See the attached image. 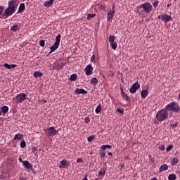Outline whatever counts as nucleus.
I'll return each mask as SVG.
<instances>
[{
  "label": "nucleus",
  "mask_w": 180,
  "mask_h": 180,
  "mask_svg": "<svg viewBox=\"0 0 180 180\" xmlns=\"http://www.w3.org/2000/svg\"><path fill=\"white\" fill-rule=\"evenodd\" d=\"M153 11V6L150 2H146L137 7V12L142 18H146L147 15Z\"/></svg>",
  "instance_id": "f257e3e1"
},
{
  "label": "nucleus",
  "mask_w": 180,
  "mask_h": 180,
  "mask_svg": "<svg viewBox=\"0 0 180 180\" xmlns=\"http://www.w3.org/2000/svg\"><path fill=\"white\" fill-rule=\"evenodd\" d=\"M169 113L167 108H162L156 114V119L159 122H163L168 118Z\"/></svg>",
  "instance_id": "f03ea898"
},
{
  "label": "nucleus",
  "mask_w": 180,
  "mask_h": 180,
  "mask_svg": "<svg viewBox=\"0 0 180 180\" xmlns=\"http://www.w3.org/2000/svg\"><path fill=\"white\" fill-rule=\"evenodd\" d=\"M60 41H61V35L58 34L56 37L55 43L52 45V46L50 47L51 51L49 52V54H51V53H54V51H56L58 49Z\"/></svg>",
  "instance_id": "7ed1b4c3"
},
{
  "label": "nucleus",
  "mask_w": 180,
  "mask_h": 180,
  "mask_svg": "<svg viewBox=\"0 0 180 180\" xmlns=\"http://www.w3.org/2000/svg\"><path fill=\"white\" fill-rule=\"evenodd\" d=\"M166 109L169 111L172 110L174 112H179L180 111V107L177 103L172 102L166 105Z\"/></svg>",
  "instance_id": "20e7f679"
},
{
  "label": "nucleus",
  "mask_w": 180,
  "mask_h": 180,
  "mask_svg": "<svg viewBox=\"0 0 180 180\" xmlns=\"http://www.w3.org/2000/svg\"><path fill=\"white\" fill-rule=\"evenodd\" d=\"M46 134L48 137H54V136L58 134V130L56 129L54 127H48Z\"/></svg>",
  "instance_id": "39448f33"
},
{
  "label": "nucleus",
  "mask_w": 180,
  "mask_h": 180,
  "mask_svg": "<svg viewBox=\"0 0 180 180\" xmlns=\"http://www.w3.org/2000/svg\"><path fill=\"white\" fill-rule=\"evenodd\" d=\"M27 98V95H26V94L21 93L20 94H18L15 96V99L16 103H23V102L26 101Z\"/></svg>",
  "instance_id": "423d86ee"
},
{
  "label": "nucleus",
  "mask_w": 180,
  "mask_h": 180,
  "mask_svg": "<svg viewBox=\"0 0 180 180\" xmlns=\"http://www.w3.org/2000/svg\"><path fill=\"white\" fill-rule=\"evenodd\" d=\"M158 19L161 20L167 23L168 22L171 21L172 17H171V15H169L161 14L158 16Z\"/></svg>",
  "instance_id": "0eeeda50"
},
{
  "label": "nucleus",
  "mask_w": 180,
  "mask_h": 180,
  "mask_svg": "<svg viewBox=\"0 0 180 180\" xmlns=\"http://www.w3.org/2000/svg\"><path fill=\"white\" fill-rule=\"evenodd\" d=\"M17 6H18V5L16 4V1L11 0V1H8V8L11 9V11H13L14 12H16Z\"/></svg>",
  "instance_id": "6e6552de"
},
{
  "label": "nucleus",
  "mask_w": 180,
  "mask_h": 180,
  "mask_svg": "<svg viewBox=\"0 0 180 180\" xmlns=\"http://www.w3.org/2000/svg\"><path fill=\"white\" fill-rule=\"evenodd\" d=\"M140 84L138 83V82H135L129 89V91L131 94H135L137 90L139 89Z\"/></svg>",
  "instance_id": "1a4fd4ad"
},
{
  "label": "nucleus",
  "mask_w": 180,
  "mask_h": 180,
  "mask_svg": "<svg viewBox=\"0 0 180 180\" xmlns=\"http://www.w3.org/2000/svg\"><path fill=\"white\" fill-rule=\"evenodd\" d=\"M15 11H13V10L9 8V7H7V8L4 11V18L6 19V18H9V16H12L13 13H15Z\"/></svg>",
  "instance_id": "9d476101"
},
{
  "label": "nucleus",
  "mask_w": 180,
  "mask_h": 180,
  "mask_svg": "<svg viewBox=\"0 0 180 180\" xmlns=\"http://www.w3.org/2000/svg\"><path fill=\"white\" fill-rule=\"evenodd\" d=\"M75 95H81V94L82 95H86V94H88V91H86L84 89H79V88H77V89H76L75 90Z\"/></svg>",
  "instance_id": "9b49d317"
},
{
  "label": "nucleus",
  "mask_w": 180,
  "mask_h": 180,
  "mask_svg": "<svg viewBox=\"0 0 180 180\" xmlns=\"http://www.w3.org/2000/svg\"><path fill=\"white\" fill-rule=\"evenodd\" d=\"M86 75H91L92 74V71H94V68H92V65H87L86 68L84 69Z\"/></svg>",
  "instance_id": "f8f14e48"
},
{
  "label": "nucleus",
  "mask_w": 180,
  "mask_h": 180,
  "mask_svg": "<svg viewBox=\"0 0 180 180\" xmlns=\"http://www.w3.org/2000/svg\"><path fill=\"white\" fill-rule=\"evenodd\" d=\"M22 164L27 169H33V165L29 161L25 160Z\"/></svg>",
  "instance_id": "ddd939ff"
},
{
  "label": "nucleus",
  "mask_w": 180,
  "mask_h": 180,
  "mask_svg": "<svg viewBox=\"0 0 180 180\" xmlns=\"http://www.w3.org/2000/svg\"><path fill=\"white\" fill-rule=\"evenodd\" d=\"M65 165H67L68 167L70 165V162L63 160L62 161H60V165H59V168H65Z\"/></svg>",
  "instance_id": "4468645a"
},
{
  "label": "nucleus",
  "mask_w": 180,
  "mask_h": 180,
  "mask_svg": "<svg viewBox=\"0 0 180 180\" xmlns=\"http://www.w3.org/2000/svg\"><path fill=\"white\" fill-rule=\"evenodd\" d=\"M25 9H26V7L25 6V3H21L19 6L17 13H23V12H25Z\"/></svg>",
  "instance_id": "2eb2a0df"
},
{
  "label": "nucleus",
  "mask_w": 180,
  "mask_h": 180,
  "mask_svg": "<svg viewBox=\"0 0 180 180\" xmlns=\"http://www.w3.org/2000/svg\"><path fill=\"white\" fill-rule=\"evenodd\" d=\"M120 89H121V94H122V99L124 101H126L127 102H129L130 101V99L129 98V96H127L126 93H124L122 87L120 88Z\"/></svg>",
  "instance_id": "dca6fc26"
},
{
  "label": "nucleus",
  "mask_w": 180,
  "mask_h": 180,
  "mask_svg": "<svg viewBox=\"0 0 180 180\" xmlns=\"http://www.w3.org/2000/svg\"><path fill=\"white\" fill-rule=\"evenodd\" d=\"M1 114L3 113V116H5V115H6L8 112H9V107L6 105H4L1 108Z\"/></svg>",
  "instance_id": "f3484780"
},
{
  "label": "nucleus",
  "mask_w": 180,
  "mask_h": 180,
  "mask_svg": "<svg viewBox=\"0 0 180 180\" xmlns=\"http://www.w3.org/2000/svg\"><path fill=\"white\" fill-rule=\"evenodd\" d=\"M64 65H65L64 63H57L54 65V68L55 70H63V68H64Z\"/></svg>",
  "instance_id": "a211bd4d"
},
{
  "label": "nucleus",
  "mask_w": 180,
  "mask_h": 180,
  "mask_svg": "<svg viewBox=\"0 0 180 180\" xmlns=\"http://www.w3.org/2000/svg\"><path fill=\"white\" fill-rule=\"evenodd\" d=\"M53 4H54V0H49V1H45L44 4V6L46 8H50V6H51V5H53Z\"/></svg>",
  "instance_id": "6ab92c4d"
},
{
  "label": "nucleus",
  "mask_w": 180,
  "mask_h": 180,
  "mask_svg": "<svg viewBox=\"0 0 180 180\" xmlns=\"http://www.w3.org/2000/svg\"><path fill=\"white\" fill-rule=\"evenodd\" d=\"M4 67H5V68H8V70H11V68H16L18 67V65H9L8 63H4Z\"/></svg>",
  "instance_id": "aec40b11"
},
{
  "label": "nucleus",
  "mask_w": 180,
  "mask_h": 180,
  "mask_svg": "<svg viewBox=\"0 0 180 180\" xmlns=\"http://www.w3.org/2000/svg\"><path fill=\"white\" fill-rule=\"evenodd\" d=\"M168 169V166L167 164H163L160 167L159 172L160 173H162L164 171H166Z\"/></svg>",
  "instance_id": "412c9836"
},
{
  "label": "nucleus",
  "mask_w": 180,
  "mask_h": 180,
  "mask_svg": "<svg viewBox=\"0 0 180 180\" xmlns=\"http://www.w3.org/2000/svg\"><path fill=\"white\" fill-rule=\"evenodd\" d=\"M148 95V89H144V90H142L141 91V98H146Z\"/></svg>",
  "instance_id": "4be33fe9"
},
{
  "label": "nucleus",
  "mask_w": 180,
  "mask_h": 180,
  "mask_svg": "<svg viewBox=\"0 0 180 180\" xmlns=\"http://www.w3.org/2000/svg\"><path fill=\"white\" fill-rule=\"evenodd\" d=\"M23 139V134H17L15 135L13 140H22Z\"/></svg>",
  "instance_id": "5701e85b"
},
{
  "label": "nucleus",
  "mask_w": 180,
  "mask_h": 180,
  "mask_svg": "<svg viewBox=\"0 0 180 180\" xmlns=\"http://www.w3.org/2000/svg\"><path fill=\"white\" fill-rule=\"evenodd\" d=\"M5 18V15L4 13V6H0V19H4Z\"/></svg>",
  "instance_id": "b1692460"
},
{
  "label": "nucleus",
  "mask_w": 180,
  "mask_h": 180,
  "mask_svg": "<svg viewBox=\"0 0 180 180\" xmlns=\"http://www.w3.org/2000/svg\"><path fill=\"white\" fill-rule=\"evenodd\" d=\"M106 148H108V150L112 149V146L110 145H103L101 147V150H103V151H105V150H106Z\"/></svg>",
  "instance_id": "393cba45"
},
{
  "label": "nucleus",
  "mask_w": 180,
  "mask_h": 180,
  "mask_svg": "<svg viewBox=\"0 0 180 180\" xmlns=\"http://www.w3.org/2000/svg\"><path fill=\"white\" fill-rule=\"evenodd\" d=\"M18 29H19V25H14L11 27V32H18Z\"/></svg>",
  "instance_id": "a878e982"
},
{
  "label": "nucleus",
  "mask_w": 180,
  "mask_h": 180,
  "mask_svg": "<svg viewBox=\"0 0 180 180\" xmlns=\"http://www.w3.org/2000/svg\"><path fill=\"white\" fill-rule=\"evenodd\" d=\"M105 169H101L99 172H98V176H101V178H103V176H105Z\"/></svg>",
  "instance_id": "bb28decb"
},
{
  "label": "nucleus",
  "mask_w": 180,
  "mask_h": 180,
  "mask_svg": "<svg viewBox=\"0 0 180 180\" xmlns=\"http://www.w3.org/2000/svg\"><path fill=\"white\" fill-rule=\"evenodd\" d=\"M33 75L35 78H38V77H42L43 73H41V72L36 71L34 72Z\"/></svg>",
  "instance_id": "cd10ccee"
},
{
  "label": "nucleus",
  "mask_w": 180,
  "mask_h": 180,
  "mask_svg": "<svg viewBox=\"0 0 180 180\" xmlns=\"http://www.w3.org/2000/svg\"><path fill=\"white\" fill-rule=\"evenodd\" d=\"M112 18H113V11H110V12L108 13V20L112 22Z\"/></svg>",
  "instance_id": "c85d7f7f"
},
{
  "label": "nucleus",
  "mask_w": 180,
  "mask_h": 180,
  "mask_svg": "<svg viewBox=\"0 0 180 180\" xmlns=\"http://www.w3.org/2000/svg\"><path fill=\"white\" fill-rule=\"evenodd\" d=\"M91 85H96L98 84V79L96 77L92 78L90 81Z\"/></svg>",
  "instance_id": "c756f323"
},
{
  "label": "nucleus",
  "mask_w": 180,
  "mask_h": 180,
  "mask_svg": "<svg viewBox=\"0 0 180 180\" xmlns=\"http://www.w3.org/2000/svg\"><path fill=\"white\" fill-rule=\"evenodd\" d=\"M179 162V159L176 157H174L172 160V162H171V164L172 166H174L176 165Z\"/></svg>",
  "instance_id": "7c9ffc66"
},
{
  "label": "nucleus",
  "mask_w": 180,
  "mask_h": 180,
  "mask_svg": "<svg viewBox=\"0 0 180 180\" xmlns=\"http://www.w3.org/2000/svg\"><path fill=\"white\" fill-rule=\"evenodd\" d=\"M109 41H110V46L111 47V49H113V35H110L109 37V39H108Z\"/></svg>",
  "instance_id": "2f4dec72"
},
{
  "label": "nucleus",
  "mask_w": 180,
  "mask_h": 180,
  "mask_svg": "<svg viewBox=\"0 0 180 180\" xmlns=\"http://www.w3.org/2000/svg\"><path fill=\"white\" fill-rule=\"evenodd\" d=\"M77 77H78V76H77V74H72V75H71L69 79H70V81H77Z\"/></svg>",
  "instance_id": "473e14b6"
},
{
  "label": "nucleus",
  "mask_w": 180,
  "mask_h": 180,
  "mask_svg": "<svg viewBox=\"0 0 180 180\" xmlns=\"http://www.w3.org/2000/svg\"><path fill=\"white\" fill-rule=\"evenodd\" d=\"M176 176L175 174H169L168 176V179L169 180H176Z\"/></svg>",
  "instance_id": "72a5a7b5"
},
{
  "label": "nucleus",
  "mask_w": 180,
  "mask_h": 180,
  "mask_svg": "<svg viewBox=\"0 0 180 180\" xmlns=\"http://www.w3.org/2000/svg\"><path fill=\"white\" fill-rule=\"evenodd\" d=\"M101 110H102V105H97L96 110H95V112L98 115L99 114V112H101Z\"/></svg>",
  "instance_id": "f704fd0d"
},
{
  "label": "nucleus",
  "mask_w": 180,
  "mask_h": 180,
  "mask_svg": "<svg viewBox=\"0 0 180 180\" xmlns=\"http://www.w3.org/2000/svg\"><path fill=\"white\" fill-rule=\"evenodd\" d=\"M20 146L21 148H26V141H25V139H22L21 141Z\"/></svg>",
  "instance_id": "c9c22d12"
},
{
  "label": "nucleus",
  "mask_w": 180,
  "mask_h": 180,
  "mask_svg": "<svg viewBox=\"0 0 180 180\" xmlns=\"http://www.w3.org/2000/svg\"><path fill=\"white\" fill-rule=\"evenodd\" d=\"M116 112H118L119 114L123 115V114H124V109L118 108H117Z\"/></svg>",
  "instance_id": "e433bc0d"
},
{
  "label": "nucleus",
  "mask_w": 180,
  "mask_h": 180,
  "mask_svg": "<svg viewBox=\"0 0 180 180\" xmlns=\"http://www.w3.org/2000/svg\"><path fill=\"white\" fill-rule=\"evenodd\" d=\"M96 14L94 13H89L87 14V19L88 20H91V19H92V18H95Z\"/></svg>",
  "instance_id": "4c0bfd02"
},
{
  "label": "nucleus",
  "mask_w": 180,
  "mask_h": 180,
  "mask_svg": "<svg viewBox=\"0 0 180 180\" xmlns=\"http://www.w3.org/2000/svg\"><path fill=\"white\" fill-rule=\"evenodd\" d=\"M105 155H106V153H105V150L101 149V151H100L101 158H105Z\"/></svg>",
  "instance_id": "58836bf2"
},
{
  "label": "nucleus",
  "mask_w": 180,
  "mask_h": 180,
  "mask_svg": "<svg viewBox=\"0 0 180 180\" xmlns=\"http://www.w3.org/2000/svg\"><path fill=\"white\" fill-rule=\"evenodd\" d=\"M8 175H6V174L5 173H2L1 174H0V179H5L6 178H7Z\"/></svg>",
  "instance_id": "ea45409f"
},
{
  "label": "nucleus",
  "mask_w": 180,
  "mask_h": 180,
  "mask_svg": "<svg viewBox=\"0 0 180 180\" xmlns=\"http://www.w3.org/2000/svg\"><path fill=\"white\" fill-rule=\"evenodd\" d=\"M173 148H174V146H173V145H169V146H168L167 148H166V150H167V152H169V151L172 150L173 149Z\"/></svg>",
  "instance_id": "a19ab883"
},
{
  "label": "nucleus",
  "mask_w": 180,
  "mask_h": 180,
  "mask_svg": "<svg viewBox=\"0 0 180 180\" xmlns=\"http://www.w3.org/2000/svg\"><path fill=\"white\" fill-rule=\"evenodd\" d=\"M44 44H46V41L44 40L39 41V45L41 46V47H44Z\"/></svg>",
  "instance_id": "79ce46f5"
},
{
  "label": "nucleus",
  "mask_w": 180,
  "mask_h": 180,
  "mask_svg": "<svg viewBox=\"0 0 180 180\" xmlns=\"http://www.w3.org/2000/svg\"><path fill=\"white\" fill-rule=\"evenodd\" d=\"M94 139H95V136L92 135V136H89V137L87 138V141H88L89 142H91V141H92V140H94Z\"/></svg>",
  "instance_id": "37998d69"
},
{
  "label": "nucleus",
  "mask_w": 180,
  "mask_h": 180,
  "mask_svg": "<svg viewBox=\"0 0 180 180\" xmlns=\"http://www.w3.org/2000/svg\"><path fill=\"white\" fill-rule=\"evenodd\" d=\"M89 122H91V119H89V117H86L84 118V122L88 124L89 123Z\"/></svg>",
  "instance_id": "c03bdc74"
},
{
  "label": "nucleus",
  "mask_w": 180,
  "mask_h": 180,
  "mask_svg": "<svg viewBox=\"0 0 180 180\" xmlns=\"http://www.w3.org/2000/svg\"><path fill=\"white\" fill-rule=\"evenodd\" d=\"M95 58H96L95 54H93L91 58V63H95Z\"/></svg>",
  "instance_id": "a18cd8bd"
},
{
  "label": "nucleus",
  "mask_w": 180,
  "mask_h": 180,
  "mask_svg": "<svg viewBox=\"0 0 180 180\" xmlns=\"http://www.w3.org/2000/svg\"><path fill=\"white\" fill-rule=\"evenodd\" d=\"M158 3H159L158 1H154L153 6V7H154L155 8L158 6Z\"/></svg>",
  "instance_id": "49530a36"
},
{
  "label": "nucleus",
  "mask_w": 180,
  "mask_h": 180,
  "mask_svg": "<svg viewBox=\"0 0 180 180\" xmlns=\"http://www.w3.org/2000/svg\"><path fill=\"white\" fill-rule=\"evenodd\" d=\"M117 49V43L114 42L113 43V50H116Z\"/></svg>",
  "instance_id": "de8ad7c7"
},
{
  "label": "nucleus",
  "mask_w": 180,
  "mask_h": 180,
  "mask_svg": "<svg viewBox=\"0 0 180 180\" xmlns=\"http://www.w3.org/2000/svg\"><path fill=\"white\" fill-rule=\"evenodd\" d=\"M165 146L164 145H161L160 146H159V149L162 151L165 150Z\"/></svg>",
  "instance_id": "09e8293b"
},
{
  "label": "nucleus",
  "mask_w": 180,
  "mask_h": 180,
  "mask_svg": "<svg viewBox=\"0 0 180 180\" xmlns=\"http://www.w3.org/2000/svg\"><path fill=\"white\" fill-rule=\"evenodd\" d=\"M177 126H178V123H174V124H171V127H172L173 129L176 128Z\"/></svg>",
  "instance_id": "8fccbe9b"
},
{
  "label": "nucleus",
  "mask_w": 180,
  "mask_h": 180,
  "mask_svg": "<svg viewBox=\"0 0 180 180\" xmlns=\"http://www.w3.org/2000/svg\"><path fill=\"white\" fill-rule=\"evenodd\" d=\"M77 162H82V158H77Z\"/></svg>",
  "instance_id": "3c124183"
},
{
  "label": "nucleus",
  "mask_w": 180,
  "mask_h": 180,
  "mask_svg": "<svg viewBox=\"0 0 180 180\" xmlns=\"http://www.w3.org/2000/svg\"><path fill=\"white\" fill-rule=\"evenodd\" d=\"M19 161L20 162H22V164H23V162H25V160H22V158H19Z\"/></svg>",
  "instance_id": "603ef678"
},
{
  "label": "nucleus",
  "mask_w": 180,
  "mask_h": 180,
  "mask_svg": "<svg viewBox=\"0 0 180 180\" xmlns=\"http://www.w3.org/2000/svg\"><path fill=\"white\" fill-rule=\"evenodd\" d=\"M20 180H26V178H25V177H20Z\"/></svg>",
  "instance_id": "864d4df0"
},
{
  "label": "nucleus",
  "mask_w": 180,
  "mask_h": 180,
  "mask_svg": "<svg viewBox=\"0 0 180 180\" xmlns=\"http://www.w3.org/2000/svg\"><path fill=\"white\" fill-rule=\"evenodd\" d=\"M112 155V153L111 152L108 153V155Z\"/></svg>",
  "instance_id": "5fc2aeb1"
},
{
  "label": "nucleus",
  "mask_w": 180,
  "mask_h": 180,
  "mask_svg": "<svg viewBox=\"0 0 180 180\" xmlns=\"http://www.w3.org/2000/svg\"><path fill=\"white\" fill-rule=\"evenodd\" d=\"M47 101L46 100H43V103H46Z\"/></svg>",
  "instance_id": "6e6d98bb"
},
{
  "label": "nucleus",
  "mask_w": 180,
  "mask_h": 180,
  "mask_svg": "<svg viewBox=\"0 0 180 180\" xmlns=\"http://www.w3.org/2000/svg\"><path fill=\"white\" fill-rule=\"evenodd\" d=\"M167 8H169V7L171 6V4H168L167 5Z\"/></svg>",
  "instance_id": "4d7b16f0"
},
{
  "label": "nucleus",
  "mask_w": 180,
  "mask_h": 180,
  "mask_svg": "<svg viewBox=\"0 0 180 180\" xmlns=\"http://www.w3.org/2000/svg\"><path fill=\"white\" fill-rule=\"evenodd\" d=\"M150 180H157V179L156 178H153V179H151Z\"/></svg>",
  "instance_id": "13d9d810"
},
{
  "label": "nucleus",
  "mask_w": 180,
  "mask_h": 180,
  "mask_svg": "<svg viewBox=\"0 0 180 180\" xmlns=\"http://www.w3.org/2000/svg\"><path fill=\"white\" fill-rule=\"evenodd\" d=\"M0 116H2V112L0 110Z\"/></svg>",
  "instance_id": "bf43d9fd"
},
{
  "label": "nucleus",
  "mask_w": 180,
  "mask_h": 180,
  "mask_svg": "<svg viewBox=\"0 0 180 180\" xmlns=\"http://www.w3.org/2000/svg\"><path fill=\"white\" fill-rule=\"evenodd\" d=\"M151 162H154V160H153V159H151Z\"/></svg>",
  "instance_id": "052dcab7"
},
{
  "label": "nucleus",
  "mask_w": 180,
  "mask_h": 180,
  "mask_svg": "<svg viewBox=\"0 0 180 180\" xmlns=\"http://www.w3.org/2000/svg\"><path fill=\"white\" fill-rule=\"evenodd\" d=\"M179 99H180V94H179Z\"/></svg>",
  "instance_id": "680f3d73"
}]
</instances>
